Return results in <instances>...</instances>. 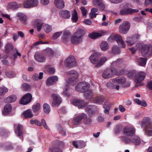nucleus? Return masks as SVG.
I'll return each instance as SVG.
<instances>
[{
	"instance_id": "1",
	"label": "nucleus",
	"mask_w": 152,
	"mask_h": 152,
	"mask_svg": "<svg viewBox=\"0 0 152 152\" xmlns=\"http://www.w3.org/2000/svg\"><path fill=\"white\" fill-rule=\"evenodd\" d=\"M90 86L88 83L82 82L78 83L75 89L78 92H85L84 95L86 98L90 99L93 96V93L91 91L89 90Z\"/></svg>"
},
{
	"instance_id": "2",
	"label": "nucleus",
	"mask_w": 152,
	"mask_h": 152,
	"mask_svg": "<svg viewBox=\"0 0 152 152\" xmlns=\"http://www.w3.org/2000/svg\"><path fill=\"white\" fill-rule=\"evenodd\" d=\"M99 55L96 53H93L89 57L91 61L95 65L96 68H99L102 66L107 60L106 57H103L99 60Z\"/></svg>"
},
{
	"instance_id": "3",
	"label": "nucleus",
	"mask_w": 152,
	"mask_h": 152,
	"mask_svg": "<svg viewBox=\"0 0 152 152\" xmlns=\"http://www.w3.org/2000/svg\"><path fill=\"white\" fill-rule=\"evenodd\" d=\"M85 110L91 117L92 115L94 114L97 111V107L95 106L90 105L86 107ZM83 119V123L84 124L89 125L91 124L92 120L90 117H87L86 116Z\"/></svg>"
},
{
	"instance_id": "4",
	"label": "nucleus",
	"mask_w": 152,
	"mask_h": 152,
	"mask_svg": "<svg viewBox=\"0 0 152 152\" xmlns=\"http://www.w3.org/2000/svg\"><path fill=\"white\" fill-rule=\"evenodd\" d=\"M141 125L142 126L145 127V132L147 135L152 136V123L148 118L144 119L142 122Z\"/></svg>"
},
{
	"instance_id": "5",
	"label": "nucleus",
	"mask_w": 152,
	"mask_h": 152,
	"mask_svg": "<svg viewBox=\"0 0 152 152\" xmlns=\"http://www.w3.org/2000/svg\"><path fill=\"white\" fill-rule=\"evenodd\" d=\"M140 51L143 56H150L152 55V45H151L143 44L141 45Z\"/></svg>"
},
{
	"instance_id": "6",
	"label": "nucleus",
	"mask_w": 152,
	"mask_h": 152,
	"mask_svg": "<svg viewBox=\"0 0 152 152\" xmlns=\"http://www.w3.org/2000/svg\"><path fill=\"white\" fill-rule=\"evenodd\" d=\"M67 75L70 77L69 78L70 84L74 85L76 84L78 77L77 72L75 70H70L66 73Z\"/></svg>"
},
{
	"instance_id": "7",
	"label": "nucleus",
	"mask_w": 152,
	"mask_h": 152,
	"mask_svg": "<svg viewBox=\"0 0 152 152\" xmlns=\"http://www.w3.org/2000/svg\"><path fill=\"white\" fill-rule=\"evenodd\" d=\"M67 75L70 77L69 78L70 84L74 85L76 84L78 77L77 72L75 70H70L66 73Z\"/></svg>"
},
{
	"instance_id": "8",
	"label": "nucleus",
	"mask_w": 152,
	"mask_h": 152,
	"mask_svg": "<svg viewBox=\"0 0 152 152\" xmlns=\"http://www.w3.org/2000/svg\"><path fill=\"white\" fill-rule=\"evenodd\" d=\"M117 72L118 70L116 68L112 67L104 71L102 74V76L105 79L111 77L116 75Z\"/></svg>"
},
{
	"instance_id": "9",
	"label": "nucleus",
	"mask_w": 152,
	"mask_h": 152,
	"mask_svg": "<svg viewBox=\"0 0 152 152\" xmlns=\"http://www.w3.org/2000/svg\"><path fill=\"white\" fill-rule=\"evenodd\" d=\"M135 129L132 126H126L123 129L122 133L125 136L131 137L134 136L135 133Z\"/></svg>"
},
{
	"instance_id": "10",
	"label": "nucleus",
	"mask_w": 152,
	"mask_h": 152,
	"mask_svg": "<svg viewBox=\"0 0 152 152\" xmlns=\"http://www.w3.org/2000/svg\"><path fill=\"white\" fill-rule=\"evenodd\" d=\"M51 97L53 100L52 103V106L53 107L59 106L62 102L61 98L57 94H52Z\"/></svg>"
},
{
	"instance_id": "11",
	"label": "nucleus",
	"mask_w": 152,
	"mask_h": 152,
	"mask_svg": "<svg viewBox=\"0 0 152 152\" xmlns=\"http://www.w3.org/2000/svg\"><path fill=\"white\" fill-rule=\"evenodd\" d=\"M64 143L61 141H56L55 145L50 149L51 152H63L61 148H64Z\"/></svg>"
},
{
	"instance_id": "12",
	"label": "nucleus",
	"mask_w": 152,
	"mask_h": 152,
	"mask_svg": "<svg viewBox=\"0 0 152 152\" xmlns=\"http://www.w3.org/2000/svg\"><path fill=\"white\" fill-rule=\"evenodd\" d=\"M130 28V23L128 21L124 22L119 26V32L124 34H126Z\"/></svg>"
},
{
	"instance_id": "13",
	"label": "nucleus",
	"mask_w": 152,
	"mask_h": 152,
	"mask_svg": "<svg viewBox=\"0 0 152 152\" xmlns=\"http://www.w3.org/2000/svg\"><path fill=\"white\" fill-rule=\"evenodd\" d=\"M72 104L78 106L79 108H83L88 105V103L84 102L83 99H74L71 101Z\"/></svg>"
},
{
	"instance_id": "14",
	"label": "nucleus",
	"mask_w": 152,
	"mask_h": 152,
	"mask_svg": "<svg viewBox=\"0 0 152 152\" xmlns=\"http://www.w3.org/2000/svg\"><path fill=\"white\" fill-rule=\"evenodd\" d=\"M113 82L115 83L121 84L124 87H128L130 85L129 83L126 82V78L123 77L116 78L113 80Z\"/></svg>"
},
{
	"instance_id": "15",
	"label": "nucleus",
	"mask_w": 152,
	"mask_h": 152,
	"mask_svg": "<svg viewBox=\"0 0 152 152\" xmlns=\"http://www.w3.org/2000/svg\"><path fill=\"white\" fill-rule=\"evenodd\" d=\"M32 99V96L29 93L24 95L21 99L20 103L21 104L26 105L30 102Z\"/></svg>"
},
{
	"instance_id": "16",
	"label": "nucleus",
	"mask_w": 152,
	"mask_h": 152,
	"mask_svg": "<svg viewBox=\"0 0 152 152\" xmlns=\"http://www.w3.org/2000/svg\"><path fill=\"white\" fill-rule=\"evenodd\" d=\"M146 73L143 72H139L134 75V80L136 84L140 83L145 78Z\"/></svg>"
},
{
	"instance_id": "17",
	"label": "nucleus",
	"mask_w": 152,
	"mask_h": 152,
	"mask_svg": "<svg viewBox=\"0 0 152 152\" xmlns=\"http://www.w3.org/2000/svg\"><path fill=\"white\" fill-rule=\"evenodd\" d=\"M75 59L73 56H70L65 61V64L68 67H73L76 65Z\"/></svg>"
},
{
	"instance_id": "18",
	"label": "nucleus",
	"mask_w": 152,
	"mask_h": 152,
	"mask_svg": "<svg viewBox=\"0 0 152 152\" xmlns=\"http://www.w3.org/2000/svg\"><path fill=\"white\" fill-rule=\"evenodd\" d=\"M140 38V35L137 34H135L131 37L128 38L126 42H127L128 46H131L137 42Z\"/></svg>"
},
{
	"instance_id": "19",
	"label": "nucleus",
	"mask_w": 152,
	"mask_h": 152,
	"mask_svg": "<svg viewBox=\"0 0 152 152\" xmlns=\"http://www.w3.org/2000/svg\"><path fill=\"white\" fill-rule=\"evenodd\" d=\"M37 0H27L23 3V7L25 8H29L31 7L37 6L38 4Z\"/></svg>"
},
{
	"instance_id": "20",
	"label": "nucleus",
	"mask_w": 152,
	"mask_h": 152,
	"mask_svg": "<svg viewBox=\"0 0 152 152\" xmlns=\"http://www.w3.org/2000/svg\"><path fill=\"white\" fill-rule=\"evenodd\" d=\"M14 129L15 132L19 137L23 136L24 130L22 126L20 124H15Z\"/></svg>"
},
{
	"instance_id": "21",
	"label": "nucleus",
	"mask_w": 152,
	"mask_h": 152,
	"mask_svg": "<svg viewBox=\"0 0 152 152\" xmlns=\"http://www.w3.org/2000/svg\"><path fill=\"white\" fill-rule=\"evenodd\" d=\"M86 116V114L84 113H82L77 116L73 119L72 121L73 124L74 125L80 124H81L82 120Z\"/></svg>"
},
{
	"instance_id": "22",
	"label": "nucleus",
	"mask_w": 152,
	"mask_h": 152,
	"mask_svg": "<svg viewBox=\"0 0 152 152\" xmlns=\"http://www.w3.org/2000/svg\"><path fill=\"white\" fill-rule=\"evenodd\" d=\"M5 50L8 55L13 54L14 50L13 45L10 43H7L4 47Z\"/></svg>"
},
{
	"instance_id": "23",
	"label": "nucleus",
	"mask_w": 152,
	"mask_h": 152,
	"mask_svg": "<svg viewBox=\"0 0 152 152\" xmlns=\"http://www.w3.org/2000/svg\"><path fill=\"white\" fill-rule=\"evenodd\" d=\"M114 39L117 42L120 47L122 48L125 47V44L122 40L121 36L120 35L118 34L115 35L114 37Z\"/></svg>"
},
{
	"instance_id": "24",
	"label": "nucleus",
	"mask_w": 152,
	"mask_h": 152,
	"mask_svg": "<svg viewBox=\"0 0 152 152\" xmlns=\"http://www.w3.org/2000/svg\"><path fill=\"white\" fill-rule=\"evenodd\" d=\"M139 11L138 10L134 9L132 8H127L121 10L120 12V14L124 15L131 14L134 13H137Z\"/></svg>"
},
{
	"instance_id": "25",
	"label": "nucleus",
	"mask_w": 152,
	"mask_h": 152,
	"mask_svg": "<svg viewBox=\"0 0 152 152\" xmlns=\"http://www.w3.org/2000/svg\"><path fill=\"white\" fill-rule=\"evenodd\" d=\"M58 79V77L56 76H50L47 79L46 85L47 86L52 85L57 81Z\"/></svg>"
},
{
	"instance_id": "26",
	"label": "nucleus",
	"mask_w": 152,
	"mask_h": 152,
	"mask_svg": "<svg viewBox=\"0 0 152 152\" xmlns=\"http://www.w3.org/2000/svg\"><path fill=\"white\" fill-rule=\"evenodd\" d=\"M70 32L68 31H64L61 37V39L63 42L66 43L70 39Z\"/></svg>"
},
{
	"instance_id": "27",
	"label": "nucleus",
	"mask_w": 152,
	"mask_h": 152,
	"mask_svg": "<svg viewBox=\"0 0 152 152\" xmlns=\"http://www.w3.org/2000/svg\"><path fill=\"white\" fill-rule=\"evenodd\" d=\"M85 34V31L80 28H78L73 34L83 40L82 37Z\"/></svg>"
},
{
	"instance_id": "28",
	"label": "nucleus",
	"mask_w": 152,
	"mask_h": 152,
	"mask_svg": "<svg viewBox=\"0 0 152 152\" xmlns=\"http://www.w3.org/2000/svg\"><path fill=\"white\" fill-rule=\"evenodd\" d=\"M34 58L38 62H43L45 61L46 58L43 55L40 53H36L34 55Z\"/></svg>"
},
{
	"instance_id": "29",
	"label": "nucleus",
	"mask_w": 152,
	"mask_h": 152,
	"mask_svg": "<svg viewBox=\"0 0 152 152\" xmlns=\"http://www.w3.org/2000/svg\"><path fill=\"white\" fill-rule=\"evenodd\" d=\"M59 14L62 17L66 19L69 18L70 16L69 12L66 10H61L59 12Z\"/></svg>"
},
{
	"instance_id": "30",
	"label": "nucleus",
	"mask_w": 152,
	"mask_h": 152,
	"mask_svg": "<svg viewBox=\"0 0 152 152\" xmlns=\"http://www.w3.org/2000/svg\"><path fill=\"white\" fill-rule=\"evenodd\" d=\"M54 3L56 7L58 9H63L65 6L63 0H55Z\"/></svg>"
},
{
	"instance_id": "31",
	"label": "nucleus",
	"mask_w": 152,
	"mask_h": 152,
	"mask_svg": "<svg viewBox=\"0 0 152 152\" xmlns=\"http://www.w3.org/2000/svg\"><path fill=\"white\" fill-rule=\"evenodd\" d=\"M41 108V105L40 103H37L32 106V110L33 112L35 113V115H37L38 112Z\"/></svg>"
},
{
	"instance_id": "32",
	"label": "nucleus",
	"mask_w": 152,
	"mask_h": 152,
	"mask_svg": "<svg viewBox=\"0 0 152 152\" xmlns=\"http://www.w3.org/2000/svg\"><path fill=\"white\" fill-rule=\"evenodd\" d=\"M82 41V39H80L73 34L72 35L71 38V41L72 44H78Z\"/></svg>"
},
{
	"instance_id": "33",
	"label": "nucleus",
	"mask_w": 152,
	"mask_h": 152,
	"mask_svg": "<svg viewBox=\"0 0 152 152\" xmlns=\"http://www.w3.org/2000/svg\"><path fill=\"white\" fill-rule=\"evenodd\" d=\"M17 15L19 18V20L24 25L27 24V18L24 14L21 13H18L17 14Z\"/></svg>"
},
{
	"instance_id": "34",
	"label": "nucleus",
	"mask_w": 152,
	"mask_h": 152,
	"mask_svg": "<svg viewBox=\"0 0 152 152\" xmlns=\"http://www.w3.org/2000/svg\"><path fill=\"white\" fill-rule=\"evenodd\" d=\"M104 100V97L102 96H97L94 99V102L99 104H102Z\"/></svg>"
},
{
	"instance_id": "35",
	"label": "nucleus",
	"mask_w": 152,
	"mask_h": 152,
	"mask_svg": "<svg viewBox=\"0 0 152 152\" xmlns=\"http://www.w3.org/2000/svg\"><path fill=\"white\" fill-rule=\"evenodd\" d=\"M23 115L24 118H31L34 116L31 110L29 109L24 111L23 112Z\"/></svg>"
},
{
	"instance_id": "36",
	"label": "nucleus",
	"mask_w": 152,
	"mask_h": 152,
	"mask_svg": "<svg viewBox=\"0 0 152 152\" xmlns=\"http://www.w3.org/2000/svg\"><path fill=\"white\" fill-rule=\"evenodd\" d=\"M17 99L16 96L14 95H10L5 98L4 100V101L6 103H11L15 101Z\"/></svg>"
},
{
	"instance_id": "37",
	"label": "nucleus",
	"mask_w": 152,
	"mask_h": 152,
	"mask_svg": "<svg viewBox=\"0 0 152 152\" xmlns=\"http://www.w3.org/2000/svg\"><path fill=\"white\" fill-rule=\"evenodd\" d=\"M132 143L136 145H139L141 143V140L137 136H134L132 138Z\"/></svg>"
},
{
	"instance_id": "38",
	"label": "nucleus",
	"mask_w": 152,
	"mask_h": 152,
	"mask_svg": "<svg viewBox=\"0 0 152 152\" xmlns=\"http://www.w3.org/2000/svg\"><path fill=\"white\" fill-rule=\"evenodd\" d=\"M12 107L10 104H7L4 107L3 114L4 115H8L11 111Z\"/></svg>"
},
{
	"instance_id": "39",
	"label": "nucleus",
	"mask_w": 152,
	"mask_h": 152,
	"mask_svg": "<svg viewBox=\"0 0 152 152\" xmlns=\"http://www.w3.org/2000/svg\"><path fill=\"white\" fill-rule=\"evenodd\" d=\"M121 51L119 48L116 46H114L112 48L111 50L109 51V53L115 55H118L120 53Z\"/></svg>"
},
{
	"instance_id": "40",
	"label": "nucleus",
	"mask_w": 152,
	"mask_h": 152,
	"mask_svg": "<svg viewBox=\"0 0 152 152\" xmlns=\"http://www.w3.org/2000/svg\"><path fill=\"white\" fill-rule=\"evenodd\" d=\"M110 104L109 102L106 101L103 105V108L105 109L104 112L105 113H108L110 108Z\"/></svg>"
},
{
	"instance_id": "41",
	"label": "nucleus",
	"mask_w": 152,
	"mask_h": 152,
	"mask_svg": "<svg viewBox=\"0 0 152 152\" xmlns=\"http://www.w3.org/2000/svg\"><path fill=\"white\" fill-rule=\"evenodd\" d=\"M100 46L101 49L103 51L106 50L109 47L108 43L104 41H103L101 42Z\"/></svg>"
},
{
	"instance_id": "42",
	"label": "nucleus",
	"mask_w": 152,
	"mask_h": 152,
	"mask_svg": "<svg viewBox=\"0 0 152 152\" xmlns=\"http://www.w3.org/2000/svg\"><path fill=\"white\" fill-rule=\"evenodd\" d=\"M102 36L101 33L94 32L89 34V37L92 39H96Z\"/></svg>"
},
{
	"instance_id": "43",
	"label": "nucleus",
	"mask_w": 152,
	"mask_h": 152,
	"mask_svg": "<svg viewBox=\"0 0 152 152\" xmlns=\"http://www.w3.org/2000/svg\"><path fill=\"white\" fill-rule=\"evenodd\" d=\"M146 58H140L138 59L137 63L141 66H144L146 64Z\"/></svg>"
},
{
	"instance_id": "44",
	"label": "nucleus",
	"mask_w": 152,
	"mask_h": 152,
	"mask_svg": "<svg viewBox=\"0 0 152 152\" xmlns=\"http://www.w3.org/2000/svg\"><path fill=\"white\" fill-rule=\"evenodd\" d=\"M43 110L44 112L46 114H48L50 111V105L47 103H44L43 105Z\"/></svg>"
},
{
	"instance_id": "45",
	"label": "nucleus",
	"mask_w": 152,
	"mask_h": 152,
	"mask_svg": "<svg viewBox=\"0 0 152 152\" xmlns=\"http://www.w3.org/2000/svg\"><path fill=\"white\" fill-rule=\"evenodd\" d=\"M72 19L74 22L76 23L78 20V17L77 14L76 10H74L73 13L72 14Z\"/></svg>"
},
{
	"instance_id": "46",
	"label": "nucleus",
	"mask_w": 152,
	"mask_h": 152,
	"mask_svg": "<svg viewBox=\"0 0 152 152\" xmlns=\"http://www.w3.org/2000/svg\"><path fill=\"white\" fill-rule=\"evenodd\" d=\"M8 7L12 10L17 9L19 7L18 5L15 2H11L9 4Z\"/></svg>"
},
{
	"instance_id": "47",
	"label": "nucleus",
	"mask_w": 152,
	"mask_h": 152,
	"mask_svg": "<svg viewBox=\"0 0 152 152\" xmlns=\"http://www.w3.org/2000/svg\"><path fill=\"white\" fill-rule=\"evenodd\" d=\"M35 24L37 27V30L40 31L42 27L43 23L39 20H37L35 22Z\"/></svg>"
},
{
	"instance_id": "48",
	"label": "nucleus",
	"mask_w": 152,
	"mask_h": 152,
	"mask_svg": "<svg viewBox=\"0 0 152 152\" xmlns=\"http://www.w3.org/2000/svg\"><path fill=\"white\" fill-rule=\"evenodd\" d=\"M122 126L121 125H116L114 130V133L115 134H119L122 130Z\"/></svg>"
},
{
	"instance_id": "49",
	"label": "nucleus",
	"mask_w": 152,
	"mask_h": 152,
	"mask_svg": "<svg viewBox=\"0 0 152 152\" xmlns=\"http://www.w3.org/2000/svg\"><path fill=\"white\" fill-rule=\"evenodd\" d=\"M9 133V132L5 129L3 128H0V134L1 136L6 137L7 136V134Z\"/></svg>"
},
{
	"instance_id": "50",
	"label": "nucleus",
	"mask_w": 152,
	"mask_h": 152,
	"mask_svg": "<svg viewBox=\"0 0 152 152\" xmlns=\"http://www.w3.org/2000/svg\"><path fill=\"white\" fill-rule=\"evenodd\" d=\"M45 31L46 33H49L52 30V26L48 24H45L43 26Z\"/></svg>"
},
{
	"instance_id": "51",
	"label": "nucleus",
	"mask_w": 152,
	"mask_h": 152,
	"mask_svg": "<svg viewBox=\"0 0 152 152\" xmlns=\"http://www.w3.org/2000/svg\"><path fill=\"white\" fill-rule=\"evenodd\" d=\"M22 89L24 91H29L31 89L30 86L26 83H23L22 86Z\"/></svg>"
},
{
	"instance_id": "52",
	"label": "nucleus",
	"mask_w": 152,
	"mask_h": 152,
	"mask_svg": "<svg viewBox=\"0 0 152 152\" xmlns=\"http://www.w3.org/2000/svg\"><path fill=\"white\" fill-rule=\"evenodd\" d=\"M13 146L12 143H7L4 148V150L6 151L11 150L13 148Z\"/></svg>"
},
{
	"instance_id": "53",
	"label": "nucleus",
	"mask_w": 152,
	"mask_h": 152,
	"mask_svg": "<svg viewBox=\"0 0 152 152\" xmlns=\"http://www.w3.org/2000/svg\"><path fill=\"white\" fill-rule=\"evenodd\" d=\"M30 124H35L36 125L39 126H42V124L41 122L37 119H35L34 120L33 119L31 120L30 121Z\"/></svg>"
},
{
	"instance_id": "54",
	"label": "nucleus",
	"mask_w": 152,
	"mask_h": 152,
	"mask_svg": "<svg viewBox=\"0 0 152 152\" xmlns=\"http://www.w3.org/2000/svg\"><path fill=\"white\" fill-rule=\"evenodd\" d=\"M122 140L126 144H130L132 142V139L126 136H123L121 137Z\"/></svg>"
},
{
	"instance_id": "55",
	"label": "nucleus",
	"mask_w": 152,
	"mask_h": 152,
	"mask_svg": "<svg viewBox=\"0 0 152 152\" xmlns=\"http://www.w3.org/2000/svg\"><path fill=\"white\" fill-rule=\"evenodd\" d=\"M8 91V89L7 88L4 86L0 87V95H4Z\"/></svg>"
},
{
	"instance_id": "56",
	"label": "nucleus",
	"mask_w": 152,
	"mask_h": 152,
	"mask_svg": "<svg viewBox=\"0 0 152 152\" xmlns=\"http://www.w3.org/2000/svg\"><path fill=\"white\" fill-rule=\"evenodd\" d=\"M7 77L8 78H12L14 77L15 74L13 71H8L6 72L5 73Z\"/></svg>"
},
{
	"instance_id": "57",
	"label": "nucleus",
	"mask_w": 152,
	"mask_h": 152,
	"mask_svg": "<svg viewBox=\"0 0 152 152\" xmlns=\"http://www.w3.org/2000/svg\"><path fill=\"white\" fill-rule=\"evenodd\" d=\"M61 32H57L53 34L52 36V38L54 39H56L59 37L61 34Z\"/></svg>"
},
{
	"instance_id": "58",
	"label": "nucleus",
	"mask_w": 152,
	"mask_h": 152,
	"mask_svg": "<svg viewBox=\"0 0 152 152\" xmlns=\"http://www.w3.org/2000/svg\"><path fill=\"white\" fill-rule=\"evenodd\" d=\"M46 52L48 56H50L53 55V52L51 49L49 48L47 49L46 50Z\"/></svg>"
},
{
	"instance_id": "59",
	"label": "nucleus",
	"mask_w": 152,
	"mask_h": 152,
	"mask_svg": "<svg viewBox=\"0 0 152 152\" xmlns=\"http://www.w3.org/2000/svg\"><path fill=\"white\" fill-rule=\"evenodd\" d=\"M80 142H77L75 141H74L72 142V145L73 146L76 148H80V147H79L80 145Z\"/></svg>"
},
{
	"instance_id": "60",
	"label": "nucleus",
	"mask_w": 152,
	"mask_h": 152,
	"mask_svg": "<svg viewBox=\"0 0 152 152\" xmlns=\"http://www.w3.org/2000/svg\"><path fill=\"white\" fill-rule=\"evenodd\" d=\"M82 12L83 16H86V15L87 10L84 7H81L80 8Z\"/></svg>"
},
{
	"instance_id": "61",
	"label": "nucleus",
	"mask_w": 152,
	"mask_h": 152,
	"mask_svg": "<svg viewBox=\"0 0 152 152\" xmlns=\"http://www.w3.org/2000/svg\"><path fill=\"white\" fill-rule=\"evenodd\" d=\"M107 86L110 88L113 89L115 88V85L111 83H108L107 84Z\"/></svg>"
},
{
	"instance_id": "62",
	"label": "nucleus",
	"mask_w": 152,
	"mask_h": 152,
	"mask_svg": "<svg viewBox=\"0 0 152 152\" xmlns=\"http://www.w3.org/2000/svg\"><path fill=\"white\" fill-rule=\"evenodd\" d=\"M41 122L43 126L45 129H49L48 126H47L45 121L44 119H42Z\"/></svg>"
},
{
	"instance_id": "63",
	"label": "nucleus",
	"mask_w": 152,
	"mask_h": 152,
	"mask_svg": "<svg viewBox=\"0 0 152 152\" xmlns=\"http://www.w3.org/2000/svg\"><path fill=\"white\" fill-rule=\"evenodd\" d=\"M145 6L151 5L152 6V0H145Z\"/></svg>"
},
{
	"instance_id": "64",
	"label": "nucleus",
	"mask_w": 152,
	"mask_h": 152,
	"mask_svg": "<svg viewBox=\"0 0 152 152\" xmlns=\"http://www.w3.org/2000/svg\"><path fill=\"white\" fill-rule=\"evenodd\" d=\"M48 72L50 74H53L55 72V69L53 67H50L48 69Z\"/></svg>"
}]
</instances>
